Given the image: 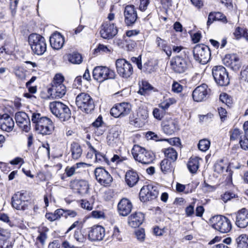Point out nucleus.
<instances>
[{
	"mask_svg": "<svg viewBox=\"0 0 248 248\" xmlns=\"http://www.w3.org/2000/svg\"><path fill=\"white\" fill-rule=\"evenodd\" d=\"M31 120L35 130L43 135L51 134L54 129V125L51 120L42 115L38 112H32Z\"/></svg>",
	"mask_w": 248,
	"mask_h": 248,
	"instance_id": "nucleus-1",
	"label": "nucleus"
},
{
	"mask_svg": "<svg viewBox=\"0 0 248 248\" xmlns=\"http://www.w3.org/2000/svg\"><path fill=\"white\" fill-rule=\"evenodd\" d=\"M28 41L32 51L37 55H43L46 50L45 38L41 35L32 33L29 35Z\"/></svg>",
	"mask_w": 248,
	"mask_h": 248,
	"instance_id": "nucleus-2",
	"label": "nucleus"
},
{
	"mask_svg": "<svg viewBox=\"0 0 248 248\" xmlns=\"http://www.w3.org/2000/svg\"><path fill=\"white\" fill-rule=\"evenodd\" d=\"M131 152L135 160L143 164L151 163L155 158L152 152L138 145H134Z\"/></svg>",
	"mask_w": 248,
	"mask_h": 248,
	"instance_id": "nucleus-3",
	"label": "nucleus"
},
{
	"mask_svg": "<svg viewBox=\"0 0 248 248\" xmlns=\"http://www.w3.org/2000/svg\"><path fill=\"white\" fill-rule=\"evenodd\" d=\"M51 112L61 121H66L71 118V110L66 105L59 101H53L49 105Z\"/></svg>",
	"mask_w": 248,
	"mask_h": 248,
	"instance_id": "nucleus-4",
	"label": "nucleus"
},
{
	"mask_svg": "<svg viewBox=\"0 0 248 248\" xmlns=\"http://www.w3.org/2000/svg\"><path fill=\"white\" fill-rule=\"evenodd\" d=\"M76 104L78 108L86 113H90L94 108V103L92 97L88 93H82L77 95Z\"/></svg>",
	"mask_w": 248,
	"mask_h": 248,
	"instance_id": "nucleus-5",
	"label": "nucleus"
},
{
	"mask_svg": "<svg viewBox=\"0 0 248 248\" xmlns=\"http://www.w3.org/2000/svg\"><path fill=\"white\" fill-rule=\"evenodd\" d=\"M116 74L114 70L107 66H97L93 71V76L94 80L102 82L106 80L114 79Z\"/></svg>",
	"mask_w": 248,
	"mask_h": 248,
	"instance_id": "nucleus-6",
	"label": "nucleus"
},
{
	"mask_svg": "<svg viewBox=\"0 0 248 248\" xmlns=\"http://www.w3.org/2000/svg\"><path fill=\"white\" fill-rule=\"evenodd\" d=\"M193 53L194 59L202 64L208 62L211 56L209 48L203 44L196 45L193 48Z\"/></svg>",
	"mask_w": 248,
	"mask_h": 248,
	"instance_id": "nucleus-7",
	"label": "nucleus"
},
{
	"mask_svg": "<svg viewBox=\"0 0 248 248\" xmlns=\"http://www.w3.org/2000/svg\"><path fill=\"white\" fill-rule=\"evenodd\" d=\"M30 197L25 191L17 192L12 197V205L17 210H24L29 204Z\"/></svg>",
	"mask_w": 248,
	"mask_h": 248,
	"instance_id": "nucleus-8",
	"label": "nucleus"
},
{
	"mask_svg": "<svg viewBox=\"0 0 248 248\" xmlns=\"http://www.w3.org/2000/svg\"><path fill=\"white\" fill-rule=\"evenodd\" d=\"M115 65L118 75L123 78L127 79L133 73L132 65L124 59L117 60Z\"/></svg>",
	"mask_w": 248,
	"mask_h": 248,
	"instance_id": "nucleus-9",
	"label": "nucleus"
},
{
	"mask_svg": "<svg viewBox=\"0 0 248 248\" xmlns=\"http://www.w3.org/2000/svg\"><path fill=\"white\" fill-rule=\"evenodd\" d=\"M206 221L221 233H227L232 229V224L228 218H209V221Z\"/></svg>",
	"mask_w": 248,
	"mask_h": 248,
	"instance_id": "nucleus-10",
	"label": "nucleus"
},
{
	"mask_svg": "<svg viewBox=\"0 0 248 248\" xmlns=\"http://www.w3.org/2000/svg\"><path fill=\"white\" fill-rule=\"evenodd\" d=\"M212 75L217 83L220 86H226L229 83L228 73L223 66H214L212 69Z\"/></svg>",
	"mask_w": 248,
	"mask_h": 248,
	"instance_id": "nucleus-11",
	"label": "nucleus"
},
{
	"mask_svg": "<svg viewBox=\"0 0 248 248\" xmlns=\"http://www.w3.org/2000/svg\"><path fill=\"white\" fill-rule=\"evenodd\" d=\"M131 110V106L128 103H117L110 109V114L115 118L123 117L127 115Z\"/></svg>",
	"mask_w": 248,
	"mask_h": 248,
	"instance_id": "nucleus-12",
	"label": "nucleus"
},
{
	"mask_svg": "<svg viewBox=\"0 0 248 248\" xmlns=\"http://www.w3.org/2000/svg\"><path fill=\"white\" fill-rule=\"evenodd\" d=\"M94 173L97 182L103 186H109L112 181L113 179L110 174L102 167L96 168Z\"/></svg>",
	"mask_w": 248,
	"mask_h": 248,
	"instance_id": "nucleus-13",
	"label": "nucleus"
},
{
	"mask_svg": "<svg viewBox=\"0 0 248 248\" xmlns=\"http://www.w3.org/2000/svg\"><path fill=\"white\" fill-rule=\"evenodd\" d=\"M105 236V229L100 225H94L89 229L88 234V239L91 242L100 241Z\"/></svg>",
	"mask_w": 248,
	"mask_h": 248,
	"instance_id": "nucleus-14",
	"label": "nucleus"
},
{
	"mask_svg": "<svg viewBox=\"0 0 248 248\" xmlns=\"http://www.w3.org/2000/svg\"><path fill=\"white\" fill-rule=\"evenodd\" d=\"M223 64L233 70H238L241 62L238 55L235 53L226 54L222 60Z\"/></svg>",
	"mask_w": 248,
	"mask_h": 248,
	"instance_id": "nucleus-15",
	"label": "nucleus"
},
{
	"mask_svg": "<svg viewBox=\"0 0 248 248\" xmlns=\"http://www.w3.org/2000/svg\"><path fill=\"white\" fill-rule=\"evenodd\" d=\"M117 33V28L113 23L106 22L102 25L100 33L102 38L110 39L114 37Z\"/></svg>",
	"mask_w": 248,
	"mask_h": 248,
	"instance_id": "nucleus-16",
	"label": "nucleus"
},
{
	"mask_svg": "<svg viewBox=\"0 0 248 248\" xmlns=\"http://www.w3.org/2000/svg\"><path fill=\"white\" fill-rule=\"evenodd\" d=\"M15 120L17 124L23 130L28 132L31 129V121L28 115L24 112L16 113Z\"/></svg>",
	"mask_w": 248,
	"mask_h": 248,
	"instance_id": "nucleus-17",
	"label": "nucleus"
},
{
	"mask_svg": "<svg viewBox=\"0 0 248 248\" xmlns=\"http://www.w3.org/2000/svg\"><path fill=\"white\" fill-rule=\"evenodd\" d=\"M157 192L151 185L144 186L140 189V198L141 201L146 202L155 199Z\"/></svg>",
	"mask_w": 248,
	"mask_h": 248,
	"instance_id": "nucleus-18",
	"label": "nucleus"
},
{
	"mask_svg": "<svg viewBox=\"0 0 248 248\" xmlns=\"http://www.w3.org/2000/svg\"><path fill=\"white\" fill-rule=\"evenodd\" d=\"M172 69L176 73H183L188 68V63L186 60L177 56L172 59L170 61Z\"/></svg>",
	"mask_w": 248,
	"mask_h": 248,
	"instance_id": "nucleus-19",
	"label": "nucleus"
},
{
	"mask_svg": "<svg viewBox=\"0 0 248 248\" xmlns=\"http://www.w3.org/2000/svg\"><path fill=\"white\" fill-rule=\"evenodd\" d=\"M210 89L206 84H202L196 87L193 91L192 97L196 102H201L205 100L209 94Z\"/></svg>",
	"mask_w": 248,
	"mask_h": 248,
	"instance_id": "nucleus-20",
	"label": "nucleus"
},
{
	"mask_svg": "<svg viewBox=\"0 0 248 248\" xmlns=\"http://www.w3.org/2000/svg\"><path fill=\"white\" fill-rule=\"evenodd\" d=\"M124 22L127 26L133 25L136 21L138 16L133 5H127L124 11Z\"/></svg>",
	"mask_w": 248,
	"mask_h": 248,
	"instance_id": "nucleus-21",
	"label": "nucleus"
},
{
	"mask_svg": "<svg viewBox=\"0 0 248 248\" xmlns=\"http://www.w3.org/2000/svg\"><path fill=\"white\" fill-rule=\"evenodd\" d=\"M14 126V121L8 114H0V128L2 130L10 132L13 130Z\"/></svg>",
	"mask_w": 248,
	"mask_h": 248,
	"instance_id": "nucleus-22",
	"label": "nucleus"
},
{
	"mask_svg": "<svg viewBox=\"0 0 248 248\" xmlns=\"http://www.w3.org/2000/svg\"><path fill=\"white\" fill-rule=\"evenodd\" d=\"M70 186L82 195L87 193L89 188L88 182L83 180L72 181Z\"/></svg>",
	"mask_w": 248,
	"mask_h": 248,
	"instance_id": "nucleus-23",
	"label": "nucleus"
},
{
	"mask_svg": "<svg viewBox=\"0 0 248 248\" xmlns=\"http://www.w3.org/2000/svg\"><path fill=\"white\" fill-rule=\"evenodd\" d=\"M132 203L127 199H122L118 204V211L120 215L122 216H127L132 209Z\"/></svg>",
	"mask_w": 248,
	"mask_h": 248,
	"instance_id": "nucleus-24",
	"label": "nucleus"
},
{
	"mask_svg": "<svg viewBox=\"0 0 248 248\" xmlns=\"http://www.w3.org/2000/svg\"><path fill=\"white\" fill-rule=\"evenodd\" d=\"M50 44L51 47L54 49H60L64 43V37L58 32L54 33L50 37Z\"/></svg>",
	"mask_w": 248,
	"mask_h": 248,
	"instance_id": "nucleus-25",
	"label": "nucleus"
},
{
	"mask_svg": "<svg viewBox=\"0 0 248 248\" xmlns=\"http://www.w3.org/2000/svg\"><path fill=\"white\" fill-rule=\"evenodd\" d=\"M139 180L138 173L133 170H128L125 175V181L127 185L132 187L134 186Z\"/></svg>",
	"mask_w": 248,
	"mask_h": 248,
	"instance_id": "nucleus-26",
	"label": "nucleus"
},
{
	"mask_svg": "<svg viewBox=\"0 0 248 248\" xmlns=\"http://www.w3.org/2000/svg\"><path fill=\"white\" fill-rule=\"evenodd\" d=\"M155 43L157 47L163 50L168 57H170L172 54V50L170 47L168 45L166 40L157 37L155 40Z\"/></svg>",
	"mask_w": 248,
	"mask_h": 248,
	"instance_id": "nucleus-27",
	"label": "nucleus"
},
{
	"mask_svg": "<svg viewBox=\"0 0 248 248\" xmlns=\"http://www.w3.org/2000/svg\"><path fill=\"white\" fill-rule=\"evenodd\" d=\"M179 129L177 122L170 120L167 124H164L163 130L167 135H172Z\"/></svg>",
	"mask_w": 248,
	"mask_h": 248,
	"instance_id": "nucleus-28",
	"label": "nucleus"
},
{
	"mask_svg": "<svg viewBox=\"0 0 248 248\" xmlns=\"http://www.w3.org/2000/svg\"><path fill=\"white\" fill-rule=\"evenodd\" d=\"M87 144L89 146L91 151L93 154H94L95 156V162L100 163L102 164H108L109 160L107 156L101 154V153L97 151L91 144L90 143L87 142Z\"/></svg>",
	"mask_w": 248,
	"mask_h": 248,
	"instance_id": "nucleus-29",
	"label": "nucleus"
},
{
	"mask_svg": "<svg viewBox=\"0 0 248 248\" xmlns=\"http://www.w3.org/2000/svg\"><path fill=\"white\" fill-rule=\"evenodd\" d=\"M139 85L140 89L138 93L141 95H145L154 89V88L146 80H142L140 81Z\"/></svg>",
	"mask_w": 248,
	"mask_h": 248,
	"instance_id": "nucleus-30",
	"label": "nucleus"
},
{
	"mask_svg": "<svg viewBox=\"0 0 248 248\" xmlns=\"http://www.w3.org/2000/svg\"><path fill=\"white\" fill-rule=\"evenodd\" d=\"M52 91L56 97L61 98L66 93V87L64 85H52Z\"/></svg>",
	"mask_w": 248,
	"mask_h": 248,
	"instance_id": "nucleus-31",
	"label": "nucleus"
},
{
	"mask_svg": "<svg viewBox=\"0 0 248 248\" xmlns=\"http://www.w3.org/2000/svg\"><path fill=\"white\" fill-rule=\"evenodd\" d=\"M199 167V158L191 157L187 163V168L191 173H195Z\"/></svg>",
	"mask_w": 248,
	"mask_h": 248,
	"instance_id": "nucleus-32",
	"label": "nucleus"
},
{
	"mask_svg": "<svg viewBox=\"0 0 248 248\" xmlns=\"http://www.w3.org/2000/svg\"><path fill=\"white\" fill-rule=\"evenodd\" d=\"M71 151L72 158L76 160L78 159L82 154V149L80 145L76 142L71 144Z\"/></svg>",
	"mask_w": 248,
	"mask_h": 248,
	"instance_id": "nucleus-33",
	"label": "nucleus"
},
{
	"mask_svg": "<svg viewBox=\"0 0 248 248\" xmlns=\"http://www.w3.org/2000/svg\"><path fill=\"white\" fill-rule=\"evenodd\" d=\"M67 57L68 61L73 64H79L82 62V56L78 52L69 54Z\"/></svg>",
	"mask_w": 248,
	"mask_h": 248,
	"instance_id": "nucleus-34",
	"label": "nucleus"
},
{
	"mask_svg": "<svg viewBox=\"0 0 248 248\" xmlns=\"http://www.w3.org/2000/svg\"><path fill=\"white\" fill-rule=\"evenodd\" d=\"M55 217H75L77 215L76 213L72 211L64 210L62 209H59L56 210L54 214Z\"/></svg>",
	"mask_w": 248,
	"mask_h": 248,
	"instance_id": "nucleus-35",
	"label": "nucleus"
},
{
	"mask_svg": "<svg viewBox=\"0 0 248 248\" xmlns=\"http://www.w3.org/2000/svg\"><path fill=\"white\" fill-rule=\"evenodd\" d=\"M163 152L165 156L170 158L172 162L175 161L177 158V153L176 150L171 147L163 149Z\"/></svg>",
	"mask_w": 248,
	"mask_h": 248,
	"instance_id": "nucleus-36",
	"label": "nucleus"
},
{
	"mask_svg": "<svg viewBox=\"0 0 248 248\" xmlns=\"http://www.w3.org/2000/svg\"><path fill=\"white\" fill-rule=\"evenodd\" d=\"M161 171L164 173L171 172L173 169L171 162L168 159H163L160 163Z\"/></svg>",
	"mask_w": 248,
	"mask_h": 248,
	"instance_id": "nucleus-37",
	"label": "nucleus"
},
{
	"mask_svg": "<svg viewBox=\"0 0 248 248\" xmlns=\"http://www.w3.org/2000/svg\"><path fill=\"white\" fill-rule=\"evenodd\" d=\"M238 248H248V236L245 234L240 235L236 239Z\"/></svg>",
	"mask_w": 248,
	"mask_h": 248,
	"instance_id": "nucleus-38",
	"label": "nucleus"
},
{
	"mask_svg": "<svg viewBox=\"0 0 248 248\" xmlns=\"http://www.w3.org/2000/svg\"><path fill=\"white\" fill-rule=\"evenodd\" d=\"M119 135V132L115 128H113L111 129L107 138L108 142H109V143H111V142L113 141L116 142Z\"/></svg>",
	"mask_w": 248,
	"mask_h": 248,
	"instance_id": "nucleus-39",
	"label": "nucleus"
},
{
	"mask_svg": "<svg viewBox=\"0 0 248 248\" xmlns=\"http://www.w3.org/2000/svg\"><path fill=\"white\" fill-rule=\"evenodd\" d=\"M48 229L46 228H43L42 230L40 228L39 229L38 232L39 235L37 237V241L40 242L43 245L45 244V241L47 238V232Z\"/></svg>",
	"mask_w": 248,
	"mask_h": 248,
	"instance_id": "nucleus-40",
	"label": "nucleus"
},
{
	"mask_svg": "<svg viewBox=\"0 0 248 248\" xmlns=\"http://www.w3.org/2000/svg\"><path fill=\"white\" fill-rule=\"evenodd\" d=\"M210 146V141L206 139L200 140L198 145V148L202 152H206L207 151Z\"/></svg>",
	"mask_w": 248,
	"mask_h": 248,
	"instance_id": "nucleus-41",
	"label": "nucleus"
},
{
	"mask_svg": "<svg viewBox=\"0 0 248 248\" xmlns=\"http://www.w3.org/2000/svg\"><path fill=\"white\" fill-rule=\"evenodd\" d=\"M227 165L224 162L223 160L217 161L214 166L215 171L220 173L223 172L224 170L227 168Z\"/></svg>",
	"mask_w": 248,
	"mask_h": 248,
	"instance_id": "nucleus-42",
	"label": "nucleus"
},
{
	"mask_svg": "<svg viewBox=\"0 0 248 248\" xmlns=\"http://www.w3.org/2000/svg\"><path fill=\"white\" fill-rule=\"evenodd\" d=\"M230 140L231 141L233 140H240L242 132L240 129L238 128H234L230 130Z\"/></svg>",
	"mask_w": 248,
	"mask_h": 248,
	"instance_id": "nucleus-43",
	"label": "nucleus"
},
{
	"mask_svg": "<svg viewBox=\"0 0 248 248\" xmlns=\"http://www.w3.org/2000/svg\"><path fill=\"white\" fill-rule=\"evenodd\" d=\"M75 239L79 243H84L86 240V236L83 234L81 230H76L74 234Z\"/></svg>",
	"mask_w": 248,
	"mask_h": 248,
	"instance_id": "nucleus-44",
	"label": "nucleus"
},
{
	"mask_svg": "<svg viewBox=\"0 0 248 248\" xmlns=\"http://www.w3.org/2000/svg\"><path fill=\"white\" fill-rule=\"evenodd\" d=\"M143 222V218H130L128 223L131 227L137 228L139 227Z\"/></svg>",
	"mask_w": 248,
	"mask_h": 248,
	"instance_id": "nucleus-45",
	"label": "nucleus"
},
{
	"mask_svg": "<svg viewBox=\"0 0 248 248\" xmlns=\"http://www.w3.org/2000/svg\"><path fill=\"white\" fill-rule=\"evenodd\" d=\"M12 219H10V218H0V220L7 224L10 227L17 226L20 227L19 224L17 222L16 218H11Z\"/></svg>",
	"mask_w": 248,
	"mask_h": 248,
	"instance_id": "nucleus-46",
	"label": "nucleus"
},
{
	"mask_svg": "<svg viewBox=\"0 0 248 248\" xmlns=\"http://www.w3.org/2000/svg\"><path fill=\"white\" fill-rule=\"evenodd\" d=\"M153 114L154 117L158 120H161L165 114V111L160 108H155L153 111Z\"/></svg>",
	"mask_w": 248,
	"mask_h": 248,
	"instance_id": "nucleus-47",
	"label": "nucleus"
},
{
	"mask_svg": "<svg viewBox=\"0 0 248 248\" xmlns=\"http://www.w3.org/2000/svg\"><path fill=\"white\" fill-rule=\"evenodd\" d=\"M235 224L239 228H244L248 225V218H236Z\"/></svg>",
	"mask_w": 248,
	"mask_h": 248,
	"instance_id": "nucleus-48",
	"label": "nucleus"
},
{
	"mask_svg": "<svg viewBox=\"0 0 248 248\" xmlns=\"http://www.w3.org/2000/svg\"><path fill=\"white\" fill-rule=\"evenodd\" d=\"M135 233L137 239L139 241L142 242L144 241L145 238V234L144 229L140 228L139 230H137L135 231Z\"/></svg>",
	"mask_w": 248,
	"mask_h": 248,
	"instance_id": "nucleus-49",
	"label": "nucleus"
},
{
	"mask_svg": "<svg viewBox=\"0 0 248 248\" xmlns=\"http://www.w3.org/2000/svg\"><path fill=\"white\" fill-rule=\"evenodd\" d=\"M64 77L60 74H57L54 78L52 85H63Z\"/></svg>",
	"mask_w": 248,
	"mask_h": 248,
	"instance_id": "nucleus-50",
	"label": "nucleus"
},
{
	"mask_svg": "<svg viewBox=\"0 0 248 248\" xmlns=\"http://www.w3.org/2000/svg\"><path fill=\"white\" fill-rule=\"evenodd\" d=\"M236 197V195L232 192H226L223 195H221V199L225 202H226L228 201L231 200L232 199L235 198Z\"/></svg>",
	"mask_w": 248,
	"mask_h": 248,
	"instance_id": "nucleus-51",
	"label": "nucleus"
},
{
	"mask_svg": "<svg viewBox=\"0 0 248 248\" xmlns=\"http://www.w3.org/2000/svg\"><path fill=\"white\" fill-rule=\"evenodd\" d=\"M10 237V233L7 230L0 229V241H6Z\"/></svg>",
	"mask_w": 248,
	"mask_h": 248,
	"instance_id": "nucleus-52",
	"label": "nucleus"
},
{
	"mask_svg": "<svg viewBox=\"0 0 248 248\" xmlns=\"http://www.w3.org/2000/svg\"><path fill=\"white\" fill-rule=\"evenodd\" d=\"M183 87L177 81H173L172 85L171 90L175 93H179L183 90Z\"/></svg>",
	"mask_w": 248,
	"mask_h": 248,
	"instance_id": "nucleus-53",
	"label": "nucleus"
},
{
	"mask_svg": "<svg viewBox=\"0 0 248 248\" xmlns=\"http://www.w3.org/2000/svg\"><path fill=\"white\" fill-rule=\"evenodd\" d=\"M219 100L227 106H229L231 103V99L228 94L225 93L220 94Z\"/></svg>",
	"mask_w": 248,
	"mask_h": 248,
	"instance_id": "nucleus-54",
	"label": "nucleus"
},
{
	"mask_svg": "<svg viewBox=\"0 0 248 248\" xmlns=\"http://www.w3.org/2000/svg\"><path fill=\"white\" fill-rule=\"evenodd\" d=\"M15 73L16 77L20 79L25 78V73L23 68L21 67H17L15 69Z\"/></svg>",
	"mask_w": 248,
	"mask_h": 248,
	"instance_id": "nucleus-55",
	"label": "nucleus"
},
{
	"mask_svg": "<svg viewBox=\"0 0 248 248\" xmlns=\"http://www.w3.org/2000/svg\"><path fill=\"white\" fill-rule=\"evenodd\" d=\"M85 220H84L83 221H76L74 223L72 224V225L68 229L67 231L66 232V233H67L70 231H71L72 230H73L74 228L76 227L81 228L83 226V223L85 222Z\"/></svg>",
	"mask_w": 248,
	"mask_h": 248,
	"instance_id": "nucleus-56",
	"label": "nucleus"
},
{
	"mask_svg": "<svg viewBox=\"0 0 248 248\" xmlns=\"http://www.w3.org/2000/svg\"><path fill=\"white\" fill-rule=\"evenodd\" d=\"M110 49L106 46L104 45L99 44L97 47L94 49V53H100V52H109Z\"/></svg>",
	"mask_w": 248,
	"mask_h": 248,
	"instance_id": "nucleus-57",
	"label": "nucleus"
},
{
	"mask_svg": "<svg viewBox=\"0 0 248 248\" xmlns=\"http://www.w3.org/2000/svg\"><path fill=\"white\" fill-rule=\"evenodd\" d=\"M239 143L241 147L244 150L248 149V138H246L245 136L243 137H241V139L239 140Z\"/></svg>",
	"mask_w": 248,
	"mask_h": 248,
	"instance_id": "nucleus-58",
	"label": "nucleus"
},
{
	"mask_svg": "<svg viewBox=\"0 0 248 248\" xmlns=\"http://www.w3.org/2000/svg\"><path fill=\"white\" fill-rule=\"evenodd\" d=\"M216 189V187L215 186H210L208 184L206 183L205 182L203 184L202 190L203 191L205 192H213L215 191Z\"/></svg>",
	"mask_w": 248,
	"mask_h": 248,
	"instance_id": "nucleus-59",
	"label": "nucleus"
},
{
	"mask_svg": "<svg viewBox=\"0 0 248 248\" xmlns=\"http://www.w3.org/2000/svg\"><path fill=\"white\" fill-rule=\"evenodd\" d=\"M76 169V166L74 165L72 167H67L65 170V172L67 176L71 177L73 176L75 173Z\"/></svg>",
	"mask_w": 248,
	"mask_h": 248,
	"instance_id": "nucleus-60",
	"label": "nucleus"
},
{
	"mask_svg": "<svg viewBox=\"0 0 248 248\" xmlns=\"http://www.w3.org/2000/svg\"><path fill=\"white\" fill-rule=\"evenodd\" d=\"M242 80L248 82V65L246 66L241 72Z\"/></svg>",
	"mask_w": 248,
	"mask_h": 248,
	"instance_id": "nucleus-61",
	"label": "nucleus"
},
{
	"mask_svg": "<svg viewBox=\"0 0 248 248\" xmlns=\"http://www.w3.org/2000/svg\"><path fill=\"white\" fill-rule=\"evenodd\" d=\"M80 204L81 207L84 209L88 210H91L92 209V205L87 200H82Z\"/></svg>",
	"mask_w": 248,
	"mask_h": 248,
	"instance_id": "nucleus-62",
	"label": "nucleus"
},
{
	"mask_svg": "<svg viewBox=\"0 0 248 248\" xmlns=\"http://www.w3.org/2000/svg\"><path fill=\"white\" fill-rule=\"evenodd\" d=\"M140 4L139 9L141 11H144L147 9V6L149 4V0H140Z\"/></svg>",
	"mask_w": 248,
	"mask_h": 248,
	"instance_id": "nucleus-63",
	"label": "nucleus"
},
{
	"mask_svg": "<svg viewBox=\"0 0 248 248\" xmlns=\"http://www.w3.org/2000/svg\"><path fill=\"white\" fill-rule=\"evenodd\" d=\"M113 237L114 239H116L118 241L122 240V237L120 235V232L117 226H115L114 227Z\"/></svg>",
	"mask_w": 248,
	"mask_h": 248,
	"instance_id": "nucleus-64",
	"label": "nucleus"
}]
</instances>
